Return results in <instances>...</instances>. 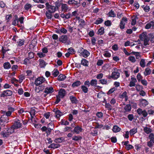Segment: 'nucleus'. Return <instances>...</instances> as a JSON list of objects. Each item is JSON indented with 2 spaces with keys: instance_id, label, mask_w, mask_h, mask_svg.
<instances>
[{
  "instance_id": "f257e3e1",
  "label": "nucleus",
  "mask_w": 154,
  "mask_h": 154,
  "mask_svg": "<svg viewBox=\"0 0 154 154\" xmlns=\"http://www.w3.org/2000/svg\"><path fill=\"white\" fill-rule=\"evenodd\" d=\"M139 37L140 40L143 41V44L146 46L149 45V38L148 37L146 32H143L140 35Z\"/></svg>"
},
{
  "instance_id": "f03ea898",
  "label": "nucleus",
  "mask_w": 154,
  "mask_h": 154,
  "mask_svg": "<svg viewBox=\"0 0 154 154\" xmlns=\"http://www.w3.org/2000/svg\"><path fill=\"white\" fill-rule=\"evenodd\" d=\"M149 141L147 143V145L149 147L152 148L154 145V134L150 133L149 136Z\"/></svg>"
},
{
  "instance_id": "7ed1b4c3",
  "label": "nucleus",
  "mask_w": 154,
  "mask_h": 154,
  "mask_svg": "<svg viewBox=\"0 0 154 154\" xmlns=\"http://www.w3.org/2000/svg\"><path fill=\"white\" fill-rule=\"evenodd\" d=\"M22 125L20 121L18 119H16L12 127L14 129H17L21 127Z\"/></svg>"
},
{
  "instance_id": "20e7f679",
  "label": "nucleus",
  "mask_w": 154,
  "mask_h": 154,
  "mask_svg": "<svg viewBox=\"0 0 154 154\" xmlns=\"http://www.w3.org/2000/svg\"><path fill=\"white\" fill-rule=\"evenodd\" d=\"M46 8L48 11L54 13L56 11L55 7L50 5L47 2L45 4Z\"/></svg>"
},
{
  "instance_id": "39448f33",
  "label": "nucleus",
  "mask_w": 154,
  "mask_h": 154,
  "mask_svg": "<svg viewBox=\"0 0 154 154\" xmlns=\"http://www.w3.org/2000/svg\"><path fill=\"white\" fill-rule=\"evenodd\" d=\"M45 79L44 78L42 77L38 78L35 81V84L36 86H38L43 83Z\"/></svg>"
},
{
  "instance_id": "423d86ee",
  "label": "nucleus",
  "mask_w": 154,
  "mask_h": 154,
  "mask_svg": "<svg viewBox=\"0 0 154 154\" xmlns=\"http://www.w3.org/2000/svg\"><path fill=\"white\" fill-rule=\"evenodd\" d=\"M12 92L10 90H7L4 91L1 94V97H5L6 96H11L12 94Z\"/></svg>"
},
{
  "instance_id": "0eeeda50",
  "label": "nucleus",
  "mask_w": 154,
  "mask_h": 154,
  "mask_svg": "<svg viewBox=\"0 0 154 154\" xmlns=\"http://www.w3.org/2000/svg\"><path fill=\"white\" fill-rule=\"evenodd\" d=\"M137 111L138 115H142L144 118L146 117L148 115L147 112L145 110H143L140 108L138 109L137 110Z\"/></svg>"
},
{
  "instance_id": "6e6552de",
  "label": "nucleus",
  "mask_w": 154,
  "mask_h": 154,
  "mask_svg": "<svg viewBox=\"0 0 154 154\" xmlns=\"http://www.w3.org/2000/svg\"><path fill=\"white\" fill-rule=\"evenodd\" d=\"M140 102L139 105L141 107H145L149 104L148 102L145 99H140L139 100Z\"/></svg>"
},
{
  "instance_id": "1a4fd4ad",
  "label": "nucleus",
  "mask_w": 154,
  "mask_h": 154,
  "mask_svg": "<svg viewBox=\"0 0 154 154\" xmlns=\"http://www.w3.org/2000/svg\"><path fill=\"white\" fill-rule=\"evenodd\" d=\"M127 21V19L126 17H123L119 25V27L121 29H123L125 28V26Z\"/></svg>"
},
{
  "instance_id": "9d476101",
  "label": "nucleus",
  "mask_w": 154,
  "mask_h": 154,
  "mask_svg": "<svg viewBox=\"0 0 154 154\" xmlns=\"http://www.w3.org/2000/svg\"><path fill=\"white\" fill-rule=\"evenodd\" d=\"M61 11L64 12H66L69 9V7L66 4L61 3Z\"/></svg>"
},
{
  "instance_id": "9b49d317",
  "label": "nucleus",
  "mask_w": 154,
  "mask_h": 154,
  "mask_svg": "<svg viewBox=\"0 0 154 154\" xmlns=\"http://www.w3.org/2000/svg\"><path fill=\"white\" fill-rule=\"evenodd\" d=\"M120 73L114 71L111 74V78L114 79H116L119 77Z\"/></svg>"
},
{
  "instance_id": "f8f14e48",
  "label": "nucleus",
  "mask_w": 154,
  "mask_h": 154,
  "mask_svg": "<svg viewBox=\"0 0 154 154\" xmlns=\"http://www.w3.org/2000/svg\"><path fill=\"white\" fill-rule=\"evenodd\" d=\"M0 120L2 122L7 123L8 122V118L7 116H6L5 114H3L1 116Z\"/></svg>"
},
{
  "instance_id": "ddd939ff",
  "label": "nucleus",
  "mask_w": 154,
  "mask_h": 154,
  "mask_svg": "<svg viewBox=\"0 0 154 154\" xmlns=\"http://www.w3.org/2000/svg\"><path fill=\"white\" fill-rule=\"evenodd\" d=\"M68 39V38L66 35H62L59 38V41L63 43H66Z\"/></svg>"
},
{
  "instance_id": "4468645a",
  "label": "nucleus",
  "mask_w": 154,
  "mask_h": 154,
  "mask_svg": "<svg viewBox=\"0 0 154 154\" xmlns=\"http://www.w3.org/2000/svg\"><path fill=\"white\" fill-rule=\"evenodd\" d=\"M54 91V89L52 87H47L45 88L44 92L48 94L52 93Z\"/></svg>"
},
{
  "instance_id": "2eb2a0df",
  "label": "nucleus",
  "mask_w": 154,
  "mask_h": 154,
  "mask_svg": "<svg viewBox=\"0 0 154 154\" xmlns=\"http://www.w3.org/2000/svg\"><path fill=\"white\" fill-rule=\"evenodd\" d=\"M66 94V91L63 89H61L58 92V96L61 98H63Z\"/></svg>"
},
{
  "instance_id": "dca6fc26",
  "label": "nucleus",
  "mask_w": 154,
  "mask_h": 154,
  "mask_svg": "<svg viewBox=\"0 0 154 154\" xmlns=\"http://www.w3.org/2000/svg\"><path fill=\"white\" fill-rule=\"evenodd\" d=\"M73 131L76 134H79L82 132V129L80 127L77 126L74 128Z\"/></svg>"
},
{
  "instance_id": "f3484780",
  "label": "nucleus",
  "mask_w": 154,
  "mask_h": 154,
  "mask_svg": "<svg viewBox=\"0 0 154 154\" xmlns=\"http://www.w3.org/2000/svg\"><path fill=\"white\" fill-rule=\"evenodd\" d=\"M81 54L84 57H87L89 56L90 54V53L87 50L83 49V51L81 53Z\"/></svg>"
},
{
  "instance_id": "a211bd4d",
  "label": "nucleus",
  "mask_w": 154,
  "mask_h": 154,
  "mask_svg": "<svg viewBox=\"0 0 154 154\" xmlns=\"http://www.w3.org/2000/svg\"><path fill=\"white\" fill-rule=\"evenodd\" d=\"M151 72L150 69L149 68H146L143 72V74L145 76L149 75Z\"/></svg>"
},
{
  "instance_id": "6ab92c4d",
  "label": "nucleus",
  "mask_w": 154,
  "mask_h": 154,
  "mask_svg": "<svg viewBox=\"0 0 154 154\" xmlns=\"http://www.w3.org/2000/svg\"><path fill=\"white\" fill-rule=\"evenodd\" d=\"M154 26V22L153 21H151L150 23H147L145 26V28L146 29H149L151 27H153Z\"/></svg>"
},
{
  "instance_id": "aec40b11",
  "label": "nucleus",
  "mask_w": 154,
  "mask_h": 154,
  "mask_svg": "<svg viewBox=\"0 0 154 154\" xmlns=\"http://www.w3.org/2000/svg\"><path fill=\"white\" fill-rule=\"evenodd\" d=\"M55 114L56 115V117L57 118L59 119V118L62 116L63 114V113L58 110H56L55 111Z\"/></svg>"
},
{
  "instance_id": "412c9836",
  "label": "nucleus",
  "mask_w": 154,
  "mask_h": 154,
  "mask_svg": "<svg viewBox=\"0 0 154 154\" xmlns=\"http://www.w3.org/2000/svg\"><path fill=\"white\" fill-rule=\"evenodd\" d=\"M53 12L49 11H47L46 12L45 14L46 17L48 19H51L52 18Z\"/></svg>"
},
{
  "instance_id": "4be33fe9",
  "label": "nucleus",
  "mask_w": 154,
  "mask_h": 154,
  "mask_svg": "<svg viewBox=\"0 0 154 154\" xmlns=\"http://www.w3.org/2000/svg\"><path fill=\"white\" fill-rule=\"evenodd\" d=\"M66 78V76L63 74H60L58 77V80L60 81H63Z\"/></svg>"
},
{
  "instance_id": "5701e85b",
  "label": "nucleus",
  "mask_w": 154,
  "mask_h": 154,
  "mask_svg": "<svg viewBox=\"0 0 154 154\" xmlns=\"http://www.w3.org/2000/svg\"><path fill=\"white\" fill-rule=\"evenodd\" d=\"M137 132V128H134L132 129H131L129 133L130 135L132 136L136 133Z\"/></svg>"
},
{
  "instance_id": "b1692460",
  "label": "nucleus",
  "mask_w": 154,
  "mask_h": 154,
  "mask_svg": "<svg viewBox=\"0 0 154 154\" xmlns=\"http://www.w3.org/2000/svg\"><path fill=\"white\" fill-rule=\"evenodd\" d=\"M81 63L84 66H88V61L85 59H83L81 60Z\"/></svg>"
},
{
  "instance_id": "393cba45",
  "label": "nucleus",
  "mask_w": 154,
  "mask_h": 154,
  "mask_svg": "<svg viewBox=\"0 0 154 154\" xmlns=\"http://www.w3.org/2000/svg\"><path fill=\"white\" fill-rule=\"evenodd\" d=\"M69 98L72 103H77L78 100L75 97L73 96H70Z\"/></svg>"
},
{
  "instance_id": "a878e982",
  "label": "nucleus",
  "mask_w": 154,
  "mask_h": 154,
  "mask_svg": "<svg viewBox=\"0 0 154 154\" xmlns=\"http://www.w3.org/2000/svg\"><path fill=\"white\" fill-rule=\"evenodd\" d=\"M11 65L8 62H6L4 63L3 67L5 69H9L11 67Z\"/></svg>"
},
{
  "instance_id": "bb28decb",
  "label": "nucleus",
  "mask_w": 154,
  "mask_h": 154,
  "mask_svg": "<svg viewBox=\"0 0 154 154\" xmlns=\"http://www.w3.org/2000/svg\"><path fill=\"white\" fill-rule=\"evenodd\" d=\"M60 146V145L59 144H55L54 143L51 144L49 146V148H57Z\"/></svg>"
},
{
  "instance_id": "cd10ccee",
  "label": "nucleus",
  "mask_w": 154,
  "mask_h": 154,
  "mask_svg": "<svg viewBox=\"0 0 154 154\" xmlns=\"http://www.w3.org/2000/svg\"><path fill=\"white\" fill-rule=\"evenodd\" d=\"M59 72L57 69H54L52 72V74L54 76H57L59 74Z\"/></svg>"
},
{
  "instance_id": "c85d7f7f",
  "label": "nucleus",
  "mask_w": 154,
  "mask_h": 154,
  "mask_svg": "<svg viewBox=\"0 0 154 154\" xmlns=\"http://www.w3.org/2000/svg\"><path fill=\"white\" fill-rule=\"evenodd\" d=\"M107 15H108L109 17H115L116 16V14L112 10H111Z\"/></svg>"
},
{
  "instance_id": "c756f323",
  "label": "nucleus",
  "mask_w": 154,
  "mask_h": 154,
  "mask_svg": "<svg viewBox=\"0 0 154 154\" xmlns=\"http://www.w3.org/2000/svg\"><path fill=\"white\" fill-rule=\"evenodd\" d=\"M121 128L117 125L114 126L112 128V131L114 132H117L120 131Z\"/></svg>"
},
{
  "instance_id": "7c9ffc66",
  "label": "nucleus",
  "mask_w": 154,
  "mask_h": 154,
  "mask_svg": "<svg viewBox=\"0 0 154 154\" xmlns=\"http://www.w3.org/2000/svg\"><path fill=\"white\" fill-rule=\"evenodd\" d=\"M81 84V82L79 81H77L74 82L72 85V86L73 87L78 86Z\"/></svg>"
},
{
  "instance_id": "2f4dec72",
  "label": "nucleus",
  "mask_w": 154,
  "mask_h": 154,
  "mask_svg": "<svg viewBox=\"0 0 154 154\" xmlns=\"http://www.w3.org/2000/svg\"><path fill=\"white\" fill-rule=\"evenodd\" d=\"M91 85L92 86H96L97 84V80L96 79H92L90 82Z\"/></svg>"
},
{
  "instance_id": "473e14b6",
  "label": "nucleus",
  "mask_w": 154,
  "mask_h": 154,
  "mask_svg": "<svg viewBox=\"0 0 154 154\" xmlns=\"http://www.w3.org/2000/svg\"><path fill=\"white\" fill-rule=\"evenodd\" d=\"M145 60L143 59H141L140 62V66L143 68L145 67Z\"/></svg>"
},
{
  "instance_id": "72a5a7b5",
  "label": "nucleus",
  "mask_w": 154,
  "mask_h": 154,
  "mask_svg": "<svg viewBox=\"0 0 154 154\" xmlns=\"http://www.w3.org/2000/svg\"><path fill=\"white\" fill-rule=\"evenodd\" d=\"M1 113L3 114H5L6 116H7L8 117V116H10L11 115L12 112H11L10 111H8L7 112H6L5 111H1Z\"/></svg>"
},
{
  "instance_id": "f704fd0d",
  "label": "nucleus",
  "mask_w": 154,
  "mask_h": 154,
  "mask_svg": "<svg viewBox=\"0 0 154 154\" xmlns=\"http://www.w3.org/2000/svg\"><path fill=\"white\" fill-rule=\"evenodd\" d=\"M125 112H129L131 110V106L130 104H127L124 107Z\"/></svg>"
},
{
  "instance_id": "c9c22d12",
  "label": "nucleus",
  "mask_w": 154,
  "mask_h": 154,
  "mask_svg": "<svg viewBox=\"0 0 154 154\" xmlns=\"http://www.w3.org/2000/svg\"><path fill=\"white\" fill-rule=\"evenodd\" d=\"M104 32V29L103 27L100 28L97 32V33L99 35H102Z\"/></svg>"
},
{
  "instance_id": "e433bc0d",
  "label": "nucleus",
  "mask_w": 154,
  "mask_h": 154,
  "mask_svg": "<svg viewBox=\"0 0 154 154\" xmlns=\"http://www.w3.org/2000/svg\"><path fill=\"white\" fill-rule=\"evenodd\" d=\"M103 21V19L101 18H98L97 20L94 23L97 25H98L101 23Z\"/></svg>"
},
{
  "instance_id": "4c0bfd02",
  "label": "nucleus",
  "mask_w": 154,
  "mask_h": 154,
  "mask_svg": "<svg viewBox=\"0 0 154 154\" xmlns=\"http://www.w3.org/2000/svg\"><path fill=\"white\" fill-rule=\"evenodd\" d=\"M63 140V139L62 137L57 138L54 140V142L56 143H61Z\"/></svg>"
},
{
  "instance_id": "58836bf2",
  "label": "nucleus",
  "mask_w": 154,
  "mask_h": 154,
  "mask_svg": "<svg viewBox=\"0 0 154 154\" xmlns=\"http://www.w3.org/2000/svg\"><path fill=\"white\" fill-rule=\"evenodd\" d=\"M39 62L40 67L41 68L44 67L46 65L45 62L44 60H40Z\"/></svg>"
},
{
  "instance_id": "ea45409f",
  "label": "nucleus",
  "mask_w": 154,
  "mask_h": 154,
  "mask_svg": "<svg viewBox=\"0 0 154 154\" xmlns=\"http://www.w3.org/2000/svg\"><path fill=\"white\" fill-rule=\"evenodd\" d=\"M128 60L131 62L132 63H134L136 61V59L134 57L132 56H130L128 58Z\"/></svg>"
},
{
  "instance_id": "a19ab883",
  "label": "nucleus",
  "mask_w": 154,
  "mask_h": 154,
  "mask_svg": "<svg viewBox=\"0 0 154 154\" xmlns=\"http://www.w3.org/2000/svg\"><path fill=\"white\" fill-rule=\"evenodd\" d=\"M24 40L20 39L17 42L18 45L19 46L23 45L24 44Z\"/></svg>"
},
{
  "instance_id": "79ce46f5",
  "label": "nucleus",
  "mask_w": 154,
  "mask_h": 154,
  "mask_svg": "<svg viewBox=\"0 0 154 154\" xmlns=\"http://www.w3.org/2000/svg\"><path fill=\"white\" fill-rule=\"evenodd\" d=\"M132 20L131 21V24L132 25H134L136 22V20L137 19V17L135 16L133 17H132Z\"/></svg>"
},
{
  "instance_id": "37998d69",
  "label": "nucleus",
  "mask_w": 154,
  "mask_h": 154,
  "mask_svg": "<svg viewBox=\"0 0 154 154\" xmlns=\"http://www.w3.org/2000/svg\"><path fill=\"white\" fill-rule=\"evenodd\" d=\"M105 106L106 108L108 110H111L112 109V106L109 103H106Z\"/></svg>"
},
{
  "instance_id": "c03bdc74",
  "label": "nucleus",
  "mask_w": 154,
  "mask_h": 154,
  "mask_svg": "<svg viewBox=\"0 0 154 154\" xmlns=\"http://www.w3.org/2000/svg\"><path fill=\"white\" fill-rule=\"evenodd\" d=\"M137 78L139 82H140L143 78L142 76L140 73H139L137 75Z\"/></svg>"
},
{
  "instance_id": "a18cd8bd",
  "label": "nucleus",
  "mask_w": 154,
  "mask_h": 154,
  "mask_svg": "<svg viewBox=\"0 0 154 154\" xmlns=\"http://www.w3.org/2000/svg\"><path fill=\"white\" fill-rule=\"evenodd\" d=\"M9 133V132L3 131L1 132V134L4 137H7L10 135L8 133Z\"/></svg>"
},
{
  "instance_id": "49530a36",
  "label": "nucleus",
  "mask_w": 154,
  "mask_h": 154,
  "mask_svg": "<svg viewBox=\"0 0 154 154\" xmlns=\"http://www.w3.org/2000/svg\"><path fill=\"white\" fill-rule=\"evenodd\" d=\"M150 36V41L152 43L154 42V33L150 34L149 35Z\"/></svg>"
},
{
  "instance_id": "de8ad7c7",
  "label": "nucleus",
  "mask_w": 154,
  "mask_h": 154,
  "mask_svg": "<svg viewBox=\"0 0 154 154\" xmlns=\"http://www.w3.org/2000/svg\"><path fill=\"white\" fill-rule=\"evenodd\" d=\"M81 88L82 91L84 93H86L87 92L88 90V89L84 85H82L81 87Z\"/></svg>"
},
{
  "instance_id": "09e8293b",
  "label": "nucleus",
  "mask_w": 154,
  "mask_h": 154,
  "mask_svg": "<svg viewBox=\"0 0 154 154\" xmlns=\"http://www.w3.org/2000/svg\"><path fill=\"white\" fill-rule=\"evenodd\" d=\"M136 90L137 91H140L143 88V87L141 85H137L135 87Z\"/></svg>"
},
{
  "instance_id": "8fccbe9b",
  "label": "nucleus",
  "mask_w": 154,
  "mask_h": 154,
  "mask_svg": "<svg viewBox=\"0 0 154 154\" xmlns=\"http://www.w3.org/2000/svg\"><path fill=\"white\" fill-rule=\"evenodd\" d=\"M100 83L103 85H106L107 83V81L105 79H100L99 80Z\"/></svg>"
},
{
  "instance_id": "3c124183",
  "label": "nucleus",
  "mask_w": 154,
  "mask_h": 154,
  "mask_svg": "<svg viewBox=\"0 0 154 154\" xmlns=\"http://www.w3.org/2000/svg\"><path fill=\"white\" fill-rule=\"evenodd\" d=\"M35 110L32 108L30 112V114L31 116V118H33V116H34L35 115Z\"/></svg>"
},
{
  "instance_id": "603ef678",
  "label": "nucleus",
  "mask_w": 154,
  "mask_h": 154,
  "mask_svg": "<svg viewBox=\"0 0 154 154\" xmlns=\"http://www.w3.org/2000/svg\"><path fill=\"white\" fill-rule=\"evenodd\" d=\"M144 131L147 134H149L151 131V129L147 127H146L144 128Z\"/></svg>"
},
{
  "instance_id": "864d4df0",
  "label": "nucleus",
  "mask_w": 154,
  "mask_h": 154,
  "mask_svg": "<svg viewBox=\"0 0 154 154\" xmlns=\"http://www.w3.org/2000/svg\"><path fill=\"white\" fill-rule=\"evenodd\" d=\"M143 8V9L146 12H148L149 11L150 8L149 6L146 5V6L143 7V6L142 7Z\"/></svg>"
},
{
  "instance_id": "5fc2aeb1",
  "label": "nucleus",
  "mask_w": 154,
  "mask_h": 154,
  "mask_svg": "<svg viewBox=\"0 0 154 154\" xmlns=\"http://www.w3.org/2000/svg\"><path fill=\"white\" fill-rule=\"evenodd\" d=\"M60 32L64 34H66L67 32V30L64 28L61 27L60 29Z\"/></svg>"
},
{
  "instance_id": "6e6d98bb",
  "label": "nucleus",
  "mask_w": 154,
  "mask_h": 154,
  "mask_svg": "<svg viewBox=\"0 0 154 154\" xmlns=\"http://www.w3.org/2000/svg\"><path fill=\"white\" fill-rule=\"evenodd\" d=\"M80 1L79 0H73V5L78 6L80 4Z\"/></svg>"
},
{
  "instance_id": "4d7b16f0",
  "label": "nucleus",
  "mask_w": 154,
  "mask_h": 154,
  "mask_svg": "<svg viewBox=\"0 0 154 154\" xmlns=\"http://www.w3.org/2000/svg\"><path fill=\"white\" fill-rule=\"evenodd\" d=\"M140 82L144 86H146L147 85V82L145 79H142Z\"/></svg>"
},
{
  "instance_id": "13d9d810",
  "label": "nucleus",
  "mask_w": 154,
  "mask_h": 154,
  "mask_svg": "<svg viewBox=\"0 0 154 154\" xmlns=\"http://www.w3.org/2000/svg\"><path fill=\"white\" fill-rule=\"evenodd\" d=\"M31 7L30 4L27 3L24 6V8L26 10H28Z\"/></svg>"
},
{
  "instance_id": "bf43d9fd",
  "label": "nucleus",
  "mask_w": 154,
  "mask_h": 154,
  "mask_svg": "<svg viewBox=\"0 0 154 154\" xmlns=\"http://www.w3.org/2000/svg\"><path fill=\"white\" fill-rule=\"evenodd\" d=\"M72 17L71 14L70 12L66 14V19H69Z\"/></svg>"
},
{
  "instance_id": "052dcab7",
  "label": "nucleus",
  "mask_w": 154,
  "mask_h": 154,
  "mask_svg": "<svg viewBox=\"0 0 154 154\" xmlns=\"http://www.w3.org/2000/svg\"><path fill=\"white\" fill-rule=\"evenodd\" d=\"M128 118L129 120L131 121L134 119V115L133 114H129L128 116Z\"/></svg>"
},
{
  "instance_id": "680f3d73",
  "label": "nucleus",
  "mask_w": 154,
  "mask_h": 154,
  "mask_svg": "<svg viewBox=\"0 0 154 154\" xmlns=\"http://www.w3.org/2000/svg\"><path fill=\"white\" fill-rule=\"evenodd\" d=\"M116 89L115 88H111L110 89L107 93L108 94H110L113 93Z\"/></svg>"
},
{
  "instance_id": "e2e57ef3",
  "label": "nucleus",
  "mask_w": 154,
  "mask_h": 154,
  "mask_svg": "<svg viewBox=\"0 0 154 154\" xmlns=\"http://www.w3.org/2000/svg\"><path fill=\"white\" fill-rule=\"evenodd\" d=\"M96 116L99 118H102L103 116V114L101 112H98L96 114Z\"/></svg>"
},
{
  "instance_id": "0e129e2a",
  "label": "nucleus",
  "mask_w": 154,
  "mask_h": 154,
  "mask_svg": "<svg viewBox=\"0 0 154 154\" xmlns=\"http://www.w3.org/2000/svg\"><path fill=\"white\" fill-rule=\"evenodd\" d=\"M8 50H7L5 47H2V55H5V54L6 53V52Z\"/></svg>"
},
{
  "instance_id": "69168bd1",
  "label": "nucleus",
  "mask_w": 154,
  "mask_h": 154,
  "mask_svg": "<svg viewBox=\"0 0 154 154\" xmlns=\"http://www.w3.org/2000/svg\"><path fill=\"white\" fill-rule=\"evenodd\" d=\"M103 60H99L97 62V65L99 66H101L103 63Z\"/></svg>"
},
{
  "instance_id": "338daca9",
  "label": "nucleus",
  "mask_w": 154,
  "mask_h": 154,
  "mask_svg": "<svg viewBox=\"0 0 154 154\" xmlns=\"http://www.w3.org/2000/svg\"><path fill=\"white\" fill-rule=\"evenodd\" d=\"M103 76V74L101 73L100 74H98L96 76V78L98 79H100L102 78Z\"/></svg>"
},
{
  "instance_id": "774afa93",
  "label": "nucleus",
  "mask_w": 154,
  "mask_h": 154,
  "mask_svg": "<svg viewBox=\"0 0 154 154\" xmlns=\"http://www.w3.org/2000/svg\"><path fill=\"white\" fill-rule=\"evenodd\" d=\"M28 56L30 59L34 57V54L32 52H30L28 53Z\"/></svg>"
}]
</instances>
